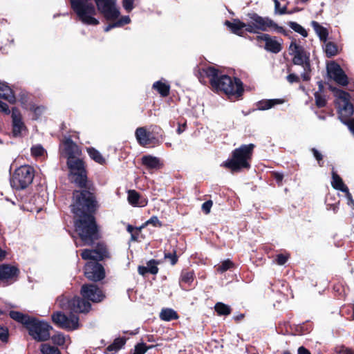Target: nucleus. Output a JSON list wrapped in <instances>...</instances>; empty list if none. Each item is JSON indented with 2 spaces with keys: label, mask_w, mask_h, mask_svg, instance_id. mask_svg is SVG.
I'll list each match as a JSON object with an SVG mask.
<instances>
[{
  "label": "nucleus",
  "mask_w": 354,
  "mask_h": 354,
  "mask_svg": "<svg viewBox=\"0 0 354 354\" xmlns=\"http://www.w3.org/2000/svg\"><path fill=\"white\" fill-rule=\"evenodd\" d=\"M84 274L88 279L94 281H100L105 276L104 268L96 261H90L86 264Z\"/></svg>",
  "instance_id": "ddd939ff"
},
{
  "label": "nucleus",
  "mask_w": 354,
  "mask_h": 354,
  "mask_svg": "<svg viewBox=\"0 0 354 354\" xmlns=\"http://www.w3.org/2000/svg\"><path fill=\"white\" fill-rule=\"evenodd\" d=\"M40 351L42 354H61L59 350L49 344H42L40 346Z\"/></svg>",
  "instance_id": "473e14b6"
},
{
  "label": "nucleus",
  "mask_w": 354,
  "mask_h": 354,
  "mask_svg": "<svg viewBox=\"0 0 354 354\" xmlns=\"http://www.w3.org/2000/svg\"><path fill=\"white\" fill-rule=\"evenodd\" d=\"M127 231L129 233L132 234V232H133V231L134 230V227L132 225H128L127 227Z\"/></svg>",
  "instance_id": "774afa93"
},
{
  "label": "nucleus",
  "mask_w": 354,
  "mask_h": 354,
  "mask_svg": "<svg viewBox=\"0 0 354 354\" xmlns=\"http://www.w3.org/2000/svg\"><path fill=\"white\" fill-rule=\"evenodd\" d=\"M81 295L84 299L93 302H100L104 298L102 290L94 284L83 285L81 288Z\"/></svg>",
  "instance_id": "2eb2a0df"
},
{
  "label": "nucleus",
  "mask_w": 354,
  "mask_h": 354,
  "mask_svg": "<svg viewBox=\"0 0 354 354\" xmlns=\"http://www.w3.org/2000/svg\"><path fill=\"white\" fill-rule=\"evenodd\" d=\"M288 259V257L287 256H285L284 254H278L277 256V264L280 265V266H282L283 264H285V263L286 262Z\"/></svg>",
  "instance_id": "8fccbe9b"
},
{
  "label": "nucleus",
  "mask_w": 354,
  "mask_h": 354,
  "mask_svg": "<svg viewBox=\"0 0 354 354\" xmlns=\"http://www.w3.org/2000/svg\"><path fill=\"white\" fill-rule=\"evenodd\" d=\"M287 80L290 83L298 82L299 81V77L295 74H290L288 75Z\"/></svg>",
  "instance_id": "6e6d98bb"
},
{
  "label": "nucleus",
  "mask_w": 354,
  "mask_h": 354,
  "mask_svg": "<svg viewBox=\"0 0 354 354\" xmlns=\"http://www.w3.org/2000/svg\"><path fill=\"white\" fill-rule=\"evenodd\" d=\"M10 316L12 319L14 320L20 322L23 324L24 325L27 327L28 324H29L30 321L32 317L25 315L17 311H10Z\"/></svg>",
  "instance_id": "cd10ccee"
},
{
  "label": "nucleus",
  "mask_w": 354,
  "mask_h": 354,
  "mask_svg": "<svg viewBox=\"0 0 354 354\" xmlns=\"http://www.w3.org/2000/svg\"><path fill=\"white\" fill-rule=\"evenodd\" d=\"M6 251L0 247V261L3 260L6 258Z\"/></svg>",
  "instance_id": "052dcab7"
},
{
  "label": "nucleus",
  "mask_w": 354,
  "mask_h": 354,
  "mask_svg": "<svg viewBox=\"0 0 354 354\" xmlns=\"http://www.w3.org/2000/svg\"><path fill=\"white\" fill-rule=\"evenodd\" d=\"M26 328L29 335L37 342H45L50 338L52 326L47 322L32 317Z\"/></svg>",
  "instance_id": "9b49d317"
},
{
  "label": "nucleus",
  "mask_w": 354,
  "mask_h": 354,
  "mask_svg": "<svg viewBox=\"0 0 354 354\" xmlns=\"http://www.w3.org/2000/svg\"><path fill=\"white\" fill-rule=\"evenodd\" d=\"M30 150L32 156L36 158L42 157L46 153L45 149L40 145L32 146Z\"/></svg>",
  "instance_id": "58836bf2"
},
{
  "label": "nucleus",
  "mask_w": 354,
  "mask_h": 354,
  "mask_svg": "<svg viewBox=\"0 0 354 354\" xmlns=\"http://www.w3.org/2000/svg\"><path fill=\"white\" fill-rule=\"evenodd\" d=\"M298 354H311L310 351L304 348V346H300L298 348Z\"/></svg>",
  "instance_id": "13d9d810"
},
{
  "label": "nucleus",
  "mask_w": 354,
  "mask_h": 354,
  "mask_svg": "<svg viewBox=\"0 0 354 354\" xmlns=\"http://www.w3.org/2000/svg\"><path fill=\"white\" fill-rule=\"evenodd\" d=\"M254 145H244L236 149L232 153V158L224 162L222 165L232 171H239L242 169L250 167Z\"/></svg>",
  "instance_id": "423d86ee"
},
{
  "label": "nucleus",
  "mask_w": 354,
  "mask_h": 354,
  "mask_svg": "<svg viewBox=\"0 0 354 354\" xmlns=\"http://www.w3.org/2000/svg\"><path fill=\"white\" fill-rule=\"evenodd\" d=\"M289 27L292 29L296 32L300 34L304 37H306L308 36V32L305 30L304 27H302L300 24H297L295 21H290L288 23Z\"/></svg>",
  "instance_id": "c9c22d12"
},
{
  "label": "nucleus",
  "mask_w": 354,
  "mask_h": 354,
  "mask_svg": "<svg viewBox=\"0 0 354 354\" xmlns=\"http://www.w3.org/2000/svg\"><path fill=\"white\" fill-rule=\"evenodd\" d=\"M60 150L62 153L68 158H75L80 156L81 151L78 146L71 140V138H65L61 145Z\"/></svg>",
  "instance_id": "dca6fc26"
},
{
  "label": "nucleus",
  "mask_w": 354,
  "mask_h": 354,
  "mask_svg": "<svg viewBox=\"0 0 354 354\" xmlns=\"http://www.w3.org/2000/svg\"><path fill=\"white\" fill-rule=\"evenodd\" d=\"M71 207L73 214L78 217L75 221V231L84 245H91L97 239V226L94 217L91 215L97 207L94 195L86 190L75 191Z\"/></svg>",
  "instance_id": "f257e3e1"
},
{
  "label": "nucleus",
  "mask_w": 354,
  "mask_h": 354,
  "mask_svg": "<svg viewBox=\"0 0 354 354\" xmlns=\"http://www.w3.org/2000/svg\"><path fill=\"white\" fill-rule=\"evenodd\" d=\"M67 165L70 171L69 178L80 187L86 185V174L84 162L78 158H68Z\"/></svg>",
  "instance_id": "9d476101"
},
{
  "label": "nucleus",
  "mask_w": 354,
  "mask_h": 354,
  "mask_svg": "<svg viewBox=\"0 0 354 354\" xmlns=\"http://www.w3.org/2000/svg\"><path fill=\"white\" fill-rule=\"evenodd\" d=\"M327 72L329 77L338 84L346 86L348 84V77L340 66L334 62L327 64Z\"/></svg>",
  "instance_id": "4468645a"
},
{
  "label": "nucleus",
  "mask_w": 354,
  "mask_h": 354,
  "mask_svg": "<svg viewBox=\"0 0 354 354\" xmlns=\"http://www.w3.org/2000/svg\"><path fill=\"white\" fill-rule=\"evenodd\" d=\"M225 25L230 29V30L239 36H243L245 31L248 32V26H250V24L243 23L239 19H234L233 21H225Z\"/></svg>",
  "instance_id": "6ab92c4d"
},
{
  "label": "nucleus",
  "mask_w": 354,
  "mask_h": 354,
  "mask_svg": "<svg viewBox=\"0 0 354 354\" xmlns=\"http://www.w3.org/2000/svg\"><path fill=\"white\" fill-rule=\"evenodd\" d=\"M212 201H207L202 205V209L205 214H209L212 207Z\"/></svg>",
  "instance_id": "de8ad7c7"
},
{
  "label": "nucleus",
  "mask_w": 354,
  "mask_h": 354,
  "mask_svg": "<svg viewBox=\"0 0 354 354\" xmlns=\"http://www.w3.org/2000/svg\"><path fill=\"white\" fill-rule=\"evenodd\" d=\"M68 337L64 336L63 334L59 333L55 334L51 337L53 342L58 346H62L65 344Z\"/></svg>",
  "instance_id": "4c0bfd02"
},
{
  "label": "nucleus",
  "mask_w": 354,
  "mask_h": 354,
  "mask_svg": "<svg viewBox=\"0 0 354 354\" xmlns=\"http://www.w3.org/2000/svg\"><path fill=\"white\" fill-rule=\"evenodd\" d=\"M283 101L281 100L275 99V100H266L260 101L258 104V109L259 110H267L272 106H274L277 104H281Z\"/></svg>",
  "instance_id": "2f4dec72"
},
{
  "label": "nucleus",
  "mask_w": 354,
  "mask_h": 354,
  "mask_svg": "<svg viewBox=\"0 0 354 354\" xmlns=\"http://www.w3.org/2000/svg\"><path fill=\"white\" fill-rule=\"evenodd\" d=\"M185 124H184L183 126L179 125L178 128L177 129V132L178 134H180L185 130Z\"/></svg>",
  "instance_id": "69168bd1"
},
{
  "label": "nucleus",
  "mask_w": 354,
  "mask_h": 354,
  "mask_svg": "<svg viewBox=\"0 0 354 354\" xmlns=\"http://www.w3.org/2000/svg\"><path fill=\"white\" fill-rule=\"evenodd\" d=\"M160 317L162 320L169 322L173 319H177L178 318V315L173 309L165 308L161 310Z\"/></svg>",
  "instance_id": "7c9ffc66"
},
{
  "label": "nucleus",
  "mask_w": 354,
  "mask_h": 354,
  "mask_svg": "<svg viewBox=\"0 0 354 354\" xmlns=\"http://www.w3.org/2000/svg\"><path fill=\"white\" fill-rule=\"evenodd\" d=\"M86 151L91 159H93L96 162L104 165L106 163L105 158L102 156L100 152L96 150L93 147H88L86 149Z\"/></svg>",
  "instance_id": "c756f323"
},
{
  "label": "nucleus",
  "mask_w": 354,
  "mask_h": 354,
  "mask_svg": "<svg viewBox=\"0 0 354 354\" xmlns=\"http://www.w3.org/2000/svg\"><path fill=\"white\" fill-rule=\"evenodd\" d=\"M115 27H118L117 25H115V22L112 24H109V26H107L105 28H104V31L105 32H109L111 29H112L113 28H115Z\"/></svg>",
  "instance_id": "0e129e2a"
},
{
  "label": "nucleus",
  "mask_w": 354,
  "mask_h": 354,
  "mask_svg": "<svg viewBox=\"0 0 354 354\" xmlns=\"http://www.w3.org/2000/svg\"><path fill=\"white\" fill-rule=\"evenodd\" d=\"M234 266V263L230 260L227 259L223 261L221 265H219L217 268V271L223 273L227 270L230 269Z\"/></svg>",
  "instance_id": "ea45409f"
},
{
  "label": "nucleus",
  "mask_w": 354,
  "mask_h": 354,
  "mask_svg": "<svg viewBox=\"0 0 354 354\" xmlns=\"http://www.w3.org/2000/svg\"><path fill=\"white\" fill-rule=\"evenodd\" d=\"M158 262L155 260H151L147 263V267L148 272L151 274H155L158 273V268L157 267Z\"/></svg>",
  "instance_id": "a19ab883"
},
{
  "label": "nucleus",
  "mask_w": 354,
  "mask_h": 354,
  "mask_svg": "<svg viewBox=\"0 0 354 354\" xmlns=\"http://www.w3.org/2000/svg\"><path fill=\"white\" fill-rule=\"evenodd\" d=\"M106 254V250L103 248L96 250H84L81 256L84 260H93L94 261L102 260Z\"/></svg>",
  "instance_id": "aec40b11"
},
{
  "label": "nucleus",
  "mask_w": 354,
  "mask_h": 354,
  "mask_svg": "<svg viewBox=\"0 0 354 354\" xmlns=\"http://www.w3.org/2000/svg\"><path fill=\"white\" fill-rule=\"evenodd\" d=\"M194 278V273L193 271L183 270L181 272L180 280L182 282L190 284Z\"/></svg>",
  "instance_id": "e433bc0d"
},
{
  "label": "nucleus",
  "mask_w": 354,
  "mask_h": 354,
  "mask_svg": "<svg viewBox=\"0 0 354 354\" xmlns=\"http://www.w3.org/2000/svg\"><path fill=\"white\" fill-rule=\"evenodd\" d=\"M312 152L315 156V158L317 159V160L319 162V165L320 166H322V155L321 154L320 152H319L315 148H313L312 149Z\"/></svg>",
  "instance_id": "603ef678"
},
{
  "label": "nucleus",
  "mask_w": 354,
  "mask_h": 354,
  "mask_svg": "<svg viewBox=\"0 0 354 354\" xmlns=\"http://www.w3.org/2000/svg\"><path fill=\"white\" fill-rule=\"evenodd\" d=\"M257 41L265 43L264 48L268 52L278 53L282 50V39L268 34L261 33L256 37Z\"/></svg>",
  "instance_id": "f8f14e48"
},
{
  "label": "nucleus",
  "mask_w": 354,
  "mask_h": 354,
  "mask_svg": "<svg viewBox=\"0 0 354 354\" xmlns=\"http://www.w3.org/2000/svg\"><path fill=\"white\" fill-rule=\"evenodd\" d=\"M138 272L141 275H145L146 273L149 272L147 266H139L138 267Z\"/></svg>",
  "instance_id": "4d7b16f0"
},
{
  "label": "nucleus",
  "mask_w": 354,
  "mask_h": 354,
  "mask_svg": "<svg viewBox=\"0 0 354 354\" xmlns=\"http://www.w3.org/2000/svg\"><path fill=\"white\" fill-rule=\"evenodd\" d=\"M153 88L156 90L163 97H166L169 94V85L162 82V81H157L154 82L153 84Z\"/></svg>",
  "instance_id": "c85d7f7f"
},
{
  "label": "nucleus",
  "mask_w": 354,
  "mask_h": 354,
  "mask_svg": "<svg viewBox=\"0 0 354 354\" xmlns=\"http://www.w3.org/2000/svg\"><path fill=\"white\" fill-rule=\"evenodd\" d=\"M147 351V346L145 344H138L136 346L133 354H145Z\"/></svg>",
  "instance_id": "c03bdc74"
},
{
  "label": "nucleus",
  "mask_w": 354,
  "mask_h": 354,
  "mask_svg": "<svg viewBox=\"0 0 354 354\" xmlns=\"http://www.w3.org/2000/svg\"><path fill=\"white\" fill-rule=\"evenodd\" d=\"M57 304L63 310L71 311L66 316L62 312H56L52 315L53 322L59 327L68 330H75L79 327V317L73 313H86L91 308V304L78 297L69 298L62 295L57 299Z\"/></svg>",
  "instance_id": "7ed1b4c3"
},
{
  "label": "nucleus",
  "mask_w": 354,
  "mask_h": 354,
  "mask_svg": "<svg viewBox=\"0 0 354 354\" xmlns=\"http://www.w3.org/2000/svg\"><path fill=\"white\" fill-rule=\"evenodd\" d=\"M346 194V198L347 199V205L354 208V200L353 199V197L349 192V190L344 192Z\"/></svg>",
  "instance_id": "864d4df0"
},
{
  "label": "nucleus",
  "mask_w": 354,
  "mask_h": 354,
  "mask_svg": "<svg viewBox=\"0 0 354 354\" xmlns=\"http://www.w3.org/2000/svg\"><path fill=\"white\" fill-rule=\"evenodd\" d=\"M130 18L128 16L122 17L118 21L115 22V25L118 26V27H120L124 24H128L130 23Z\"/></svg>",
  "instance_id": "09e8293b"
},
{
  "label": "nucleus",
  "mask_w": 354,
  "mask_h": 354,
  "mask_svg": "<svg viewBox=\"0 0 354 354\" xmlns=\"http://www.w3.org/2000/svg\"><path fill=\"white\" fill-rule=\"evenodd\" d=\"M71 8L78 19L86 25L96 26L99 21L95 17L97 10L91 0H70ZM97 10L106 20H115L120 16V10L115 0H95Z\"/></svg>",
  "instance_id": "f03ea898"
},
{
  "label": "nucleus",
  "mask_w": 354,
  "mask_h": 354,
  "mask_svg": "<svg viewBox=\"0 0 354 354\" xmlns=\"http://www.w3.org/2000/svg\"><path fill=\"white\" fill-rule=\"evenodd\" d=\"M0 111L6 114L10 113V109L7 104L0 100Z\"/></svg>",
  "instance_id": "5fc2aeb1"
},
{
  "label": "nucleus",
  "mask_w": 354,
  "mask_h": 354,
  "mask_svg": "<svg viewBox=\"0 0 354 354\" xmlns=\"http://www.w3.org/2000/svg\"><path fill=\"white\" fill-rule=\"evenodd\" d=\"M133 2L134 0H122V5L124 8L127 11L130 12L133 8Z\"/></svg>",
  "instance_id": "49530a36"
},
{
  "label": "nucleus",
  "mask_w": 354,
  "mask_h": 354,
  "mask_svg": "<svg viewBox=\"0 0 354 354\" xmlns=\"http://www.w3.org/2000/svg\"><path fill=\"white\" fill-rule=\"evenodd\" d=\"M209 79L212 86L216 91H223L229 97H239L243 91L241 81L237 78H231L226 75H221L214 67H209L204 71Z\"/></svg>",
  "instance_id": "20e7f679"
},
{
  "label": "nucleus",
  "mask_w": 354,
  "mask_h": 354,
  "mask_svg": "<svg viewBox=\"0 0 354 354\" xmlns=\"http://www.w3.org/2000/svg\"><path fill=\"white\" fill-rule=\"evenodd\" d=\"M19 274V269L14 266L3 264L0 266V279L4 281L15 280Z\"/></svg>",
  "instance_id": "a211bd4d"
},
{
  "label": "nucleus",
  "mask_w": 354,
  "mask_h": 354,
  "mask_svg": "<svg viewBox=\"0 0 354 354\" xmlns=\"http://www.w3.org/2000/svg\"><path fill=\"white\" fill-rule=\"evenodd\" d=\"M274 3V12L276 13L278 12L279 9L280 8V3L278 0H273Z\"/></svg>",
  "instance_id": "e2e57ef3"
},
{
  "label": "nucleus",
  "mask_w": 354,
  "mask_h": 354,
  "mask_svg": "<svg viewBox=\"0 0 354 354\" xmlns=\"http://www.w3.org/2000/svg\"><path fill=\"white\" fill-rule=\"evenodd\" d=\"M136 138L141 146H146L150 143L151 133L144 127H139L136 130Z\"/></svg>",
  "instance_id": "4be33fe9"
},
{
  "label": "nucleus",
  "mask_w": 354,
  "mask_h": 354,
  "mask_svg": "<svg viewBox=\"0 0 354 354\" xmlns=\"http://www.w3.org/2000/svg\"><path fill=\"white\" fill-rule=\"evenodd\" d=\"M324 43V50L328 57H333L337 54V47L334 43L330 41Z\"/></svg>",
  "instance_id": "f704fd0d"
},
{
  "label": "nucleus",
  "mask_w": 354,
  "mask_h": 354,
  "mask_svg": "<svg viewBox=\"0 0 354 354\" xmlns=\"http://www.w3.org/2000/svg\"><path fill=\"white\" fill-rule=\"evenodd\" d=\"M128 201L133 206L144 207L147 205L145 199H140V194L135 190H129Z\"/></svg>",
  "instance_id": "393cba45"
},
{
  "label": "nucleus",
  "mask_w": 354,
  "mask_h": 354,
  "mask_svg": "<svg viewBox=\"0 0 354 354\" xmlns=\"http://www.w3.org/2000/svg\"><path fill=\"white\" fill-rule=\"evenodd\" d=\"M142 163L149 169H159L162 163L158 158L153 156H144L142 158Z\"/></svg>",
  "instance_id": "b1692460"
},
{
  "label": "nucleus",
  "mask_w": 354,
  "mask_h": 354,
  "mask_svg": "<svg viewBox=\"0 0 354 354\" xmlns=\"http://www.w3.org/2000/svg\"><path fill=\"white\" fill-rule=\"evenodd\" d=\"M286 8L283 7L282 8H279L278 12H276V14L283 15L286 13Z\"/></svg>",
  "instance_id": "338daca9"
},
{
  "label": "nucleus",
  "mask_w": 354,
  "mask_h": 354,
  "mask_svg": "<svg viewBox=\"0 0 354 354\" xmlns=\"http://www.w3.org/2000/svg\"><path fill=\"white\" fill-rule=\"evenodd\" d=\"M214 308L219 315H228L231 313L230 307L221 302L216 303Z\"/></svg>",
  "instance_id": "72a5a7b5"
},
{
  "label": "nucleus",
  "mask_w": 354,
  "mask_h": 354,
  "mask_svg": "<svg viewBox=\"0 0 354 354\" xmlns=\"http://www.w3.org/2000/svg\"><path fill=\"white\" fill-rule=\"evenodd\" d=\"M35 174L32 167L28 165L21 166L17 168L11 178V186L15 189H23L30 185Z\"/></svg>",
  "instance_id": "1a4fd4ad"
},
{
  "label": "nucleus",
  "mask_w": 354,
  "mask_h": 354,
  "mask_svg": "<svg viewBox=\"0 0 354 354\" xmlns=\"http://www.w3.org/2000/svg\"><path fill=\"white\" fill-rule=\"evenodd\" d=\"M341 354H354V351L348 348H343L340 351Z\"/></svg>",
  "instance_id": "bf43d9fd"
},
{
  "label": "nucleus",
  "mask_w": 354,
  "mask_h": 354,
  "mask_svg": "<svg viewBox=\"0 0 354 354\" xmlns=\"http://www.w3.org/2000/svg\"><path fill=\"white\" fill-rule=\"evenodd\" d=\"M289 51L290 54L293 56V63L303 68L304 71L301 74L303 80L308 81L310 79L309 75L310 66L308 57L304 47L297 44L295 40H293L289 46Z\"/></svg>",
  "instance_id": "6e6552de"
},
{
  "label": "nucleus",
  "mask_w": 354,
  "mask_h": 354,
  "mask_svg": "<svg viewBox=\"0 0 354 354\" xmlns=\"http://www.w3.org/2000/svg\"><path fill=\"white\" fill-rule=\"evenodd\" d=\"M126 342V339L123 337L116 338L113 344H110L106 348L105 353L106 354H113L118 351Z\"/></svg>",
  "instance_id": "bb28decb"
},
{
  "label": "nucleus",
  "mask_w": 354,
  "mask_h": 354,
  "mask_svg": "<svg viewBox=\"0 0 354 354\" xmlns=\"http://www.w3.org/2000/svg\"><path fill=\"white\" fill-rule=\"evenodd\" d=\"M311 26L319 39L323 42H326L328 36V30L315 21H311Z\"/></svg>",
  "instance_id": "a878e982"
},
{
  "label": "nucleus",
  "mask_w": 354,
  "mask_h": 354,
  "mask_svg": "<svg viewBox=\"0 0 354 354\" xmlns=\"http://www.w3.org/2000/svg\"><path fill=\"white\" fill-rule=\"evenodd\" d=\"M251 21L250 22V26H248V32L259 33V31L268 32L274 31L279 33L286 35L284 28L279 26L272 19L269 17H263L259 16L256 13L250 15Z\"/></svg>",
  "instance_id": "0eeeda50"
},
{
  "label": "nucleus",
  "mask_w": 354,
  "mask_h": 354,
  "mask_svg": "<svg viewBox=\"0 0 354 354\" xmlns=\"http://www.w3.org/2000/svg\"><path fill=\"white\" fill-rule=\"evenodd\" d=\"M0 339L3 342H6L8 339V330L1 326H0Z\"/></svg>",
  "instance_id": "37998d69"
},
{
  "label": "nucleus",
  "mask_w": 354,
  "mask_h": 354,
  "mask_svg": "<svg viewBox=\"0 0 354 354\" xmlns=\"http://www.w3.org/2000/svg\"><path fill=\"white\" fill-rule=\"evenodd\" d=\"M146 224L147 225L151 224L153 226H160L161 225L160 221L158 220V217H156V216H152L150 219H149L146 222Z\"/></svg>",
  "instance_id": "3c124183"
},
{
  "label": "nucleus",
  "mask_w": 354,
  "mask_h": 354,
  "mask_svg": "<svg viewBox=\"0 0 354 354\" xmlns=\"http://www.w3.org/2000/svg\"><path fill=\"white\" fill-rule=\"evenodd\" d=\"M165 259H167L170 260L171 264L172 266L175 265L178 261V257L176 254V252L174 251L173 253H165Z\"/></svg>",
  "instance_id": "a18cd8bd"
},
{
  "label": "nucleus",
  "mask_w": 354,
  "mask_h": 354,
  "mask_svg": "<svg viewBox=\"0 0 354 354\" xmlns=\"http://www.w3.org/2000/svg\"><path fill=\"white\" fill-rule=\"evenodd\" d=\"M274 178L278 183H281L283 180V175L279 173H275Z\"/></svg>",
  "instance_id": "680f3d73"
},
{
  "label": "nucleus",
  "mask_w": 354,
  "mask_h": 354,
  "mask_svg": "<svg viewBox=\"0 0 354 354\" xmlns=\"http://www.w3.org/2000/svg\"><path fill=\"white\" fill-rule=\"evenodd\" d=\"M336 97V103L339 111V118L343 123L346 124L351 131L354 134V119L348 118L353 113V106L350 102V95L348 93L330 86Z\"/></svg>",
  "instance_id": "39448f33"
},
{
  "label": "nucleus",
  "mask_w": 354,
  "mask_h": 354,
  "mask_svg": "<svg viewBox=\"0 0 354 354\" xmlns=\"http://www.w3.org/2000/svg\"><path fill=\"white\" fill-rule=\"evenodd\" d=\"M316 104L319 107H323L326 105V100L324 96L322 95L319 93H315V94Z\"/></svg>",
  "instance_id": "79ce46f5"
},
{
  "label": "nucleus",
  "mask_w": 354,
  "mask_h": 354,
  "mask_svg": "<svg viewBox=\"0 0 354 354\" xmlns=\"http://www.w3.org/2000/svg\"><path fill=\"white\" fill-rule=\"evenodd\" d=\"M331 185L333 189L346 192L348 190L347 186L344 183L342 178L334 171L332 170Z\"/></svg>",
  "instance_id": "5701e85b"
},
{
  "label": "nucleus",
  "mask_w": 354,
  "mask_h": 354,
  "mask_svg": "<svg viewBox=\"0 0 354 354\" xmlns=\"http://www.w3.org/2000/svg\"><path fill=\"white\" fill-rule=\"evenodd\" d=\"M12 121L13 136L15 137L20 136L23 131L26 130V126L22 120L21 114L17 109H12Z\"/></svg>",
  "instance_id": "f3484780"
},
{
  "label": "nucleus",
  "mask_w": 354,
  "mask_h": 354,
  "mask_svg": "<svg viewBox=\"0 0 354 354\" xmlns=\"http://www.w3.org/2000/svg\"><path fill=\"white\" fill-rule=\"evenodd\" d=\"M0 97L7 100L10 104H15L16 97L12 89L5 83L0 82Z\"/></svg>",
  "instance_id": "412c9836"
}]
</instances>
